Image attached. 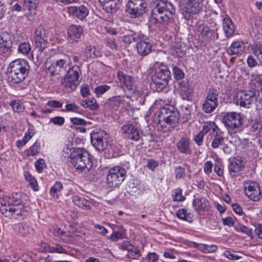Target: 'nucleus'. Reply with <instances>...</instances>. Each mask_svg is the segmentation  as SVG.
<instances>
[{"mask_svg": "<svg viewBox=\"0 0 262 262\" xmlns=\"http://www.w3.org/2000/svg\"><path fill=\"white\" fill-rule=\"evenodd\" d=\"M158 118V122L162 130L167 132H170L178 126L180 115L174 106L166 105L160 109Z\"/></svg>", "mask_w": 262, "mask_h": 262, "instance_id": "obj_1", "label": "nucleus"}, {"mask_svg": "<svg viewBox=\"0 0 262 262\" xmlns=\"http://www.w3.org/2000/svg\"><path fill=\"white\" fill-rule=\"evenodd\" d=\"M174 13L175 8L170 2L158 1L151 10L150 22L155 24L167 23Z\"/></svg>", "mask_w": 262, "mask_h": 262, "instance_id": "obj_2", "label": "nucleus"}, {"mask_svg": "<svg viewBox=\"0 0 262 262\" xmlns=\"http://www.w3.org/2000/svg\"><path fill=\"white\" fill-rule=\"evenodd\" d=\"M7 69L10 82L18 84L23 82L28 76L30 66L26 60L18 59L11 61Z\"/></svg>", "mask_w": 262, "mask_h": 262, "instance_id": "obj_3", "label": "nucleus"}, {"mask_svg": "<svg viewBox=\"0 0 262 262\" xmlns=\"http://www.w3.org/2000/svg\"><path fill=\"white\" fill-rule=\"evenodd\" d=\"M70 157L71 163L76 169L89 171L92 167L90 155L83 148L75 149Z\"/></svg>", "mask_w": 262, "mask_h": 262, "instance_id": "obj_4", "label": "nucleus"}, {"mask_svg": "<svg viewBox=\"0 0 262 262\" xmlns=\"http://www.w3.org/2000/svg\"><path fill=\"white\" fill-rule=\"evenodd\" d=\"M171 78V73L168 67L162 63L157 62L155 65V72L152 80L157 92L161 91L168 85Z\"/></svg>", "mask_w": 262, "mask_h": 262, "instance_id": "obj_5", "label": "nucleus"}, {"mask_svg": "<svg viewBox=\"0 0 262 262\" xmlns=\"http://www.w3.org/2000/svg\"><path fill=\"white\" fill-rule=\"evenodd\" d=\"M34 40L36 48L38 50L36 62L40 64L43 61L47 54V36L46 31L42 26H39L35 29Z\"/></svg>", "mask_w": 262, "mask_h": 262, "instance_id": "obj_6", "label": "nucleus"}, {"mask_svg": "<svg viewBox=\"0 0 262 262\" xmlns=\"http://www.w3.org/2000/svg\"><path fill=\"white\" fill-rule=\"evenodd\" d=\"M91 140L92 145L98 151L110 150L112 147L109 135L104 130H94L91 134Z\"/></svg>", "mask_w": 262, "mask_h": 262, "instance_id": "obj_7", "label": "nucleus"}, {"mask_svg": "<svg viewBox=\"0 0 262 262\" xmlns=\"http://www.w3.org/2000/svg\"><path fill=\"white\" fill-rule=\"evenodd\" d=\"M81 74V70L79 66L70 65V69H68L65 76L61 80V84L65 88H70L71 90H75L79 85L80 80L79 76Z\"/></svg>", "mask_w": 262, "mask_h": 262, "instance_id": "obj_8", "label": "nucleus"}, {"mask_svg": "<svg viewBox=\"0 0 262 262\" xmlns=\"http://www.w3.org/2000/svg\"><path fill=\"white\" fill-rule=\"evenodd\" d=\"M126 171L120 166H115L111 168L107 174L106 183L110 187H118L125 179Z\"/></svg>", "mask_w": 262, "mask_h": 262, "instance_id": "obj_9", "label": "nucleus"}, {"mask_svg": "<svg viewBox=\"0 0 262 262\" xmlns=\"http://www.w3.org/2000/svg\"><path fill=\"white\" fill-rule=\"evenodd\" d=\"M71 62L69 57L63 59L54 60L50 66L47 68L49 73L52 75H66L68 69L70 68Z\"/></svg>", "mask_w": 262, "mask_h": 262, "instance_id": "obj_10", "label": "nucleus"}, {"mask_svg": "<svg viewBox=\"0 0 262 262\" xmlns=\"http://www.w3.org/2000/svg\"><path fill=\"white\" fill-rule=\"evenodd\" d=\"M147 4L144 0H129L126 6V12L131 18H137L145 12Z\"/></svg>", "mask_w": 262, "mask_h": 262, "instance_id": "obj_11", "label": "nucleus"}, {"mask_svg": "<svg viewBox=\"0 0 262 262\" xmlns=\"http://www.w3.org/2000/svg\"><path fill=\"white\" fill-rule=\"evenodd\" d=\"M16 43L14 37L8 32L0 33V55L7 57L13 51V46Z\"/></svg>", "mask_w": 262, "mask_h": 262, "instance_id": "obj_12", "label": "nucleus"}, {"mask_svg": "<svg viewBox=\"0 0 262 262\" xmlns=\"http://www.w3.org/2000/svg\"><path fill=\"white\" fill-rule=\"evenodd\" d=\"M257 100L255 92L243 90L235 93L233 101L241 106L249 108L251 103Z\"/></svg>", "mask_w": 262, "mask_h": 262, "instance_id": "obj_13", "label": "nucleus"}, {"mask_svg": "<svg viewBox=\"0 0 262 262\" xmlns=\"http://www.w3.org/2000/svg\"><path fill=\"white\" fill-rule=\"evenodd\" d=\"M219 95L216 89H209L202 105V110L205 113H211L219 105Z\"/></svg>", "mask_w": 262, "mask_h": 262, "instance_id": "obj_14", "label": "nucleus"}, {"mask_svg": "<svg viewBox=\"0 0 262 262\" xmlns=\"http://www.w3.org/2000/svg\"><path fill=\"white\" fill-rule=\"evenodd\" d=\"M246 195L253 201H258L261 198V191L258 183L248 180L244 183Z\"/></svg>", "mask_w": 262, "mask_h": 262, "instance_id": "obj_15", "label": "nucleus"}, {"mask_svg": "<svg viewBox=\"0 0 262 262\" xmlns=\"http://www.w3.org/2000/svg\"><path fill=\"white\" fill-rule=\"evenodd\" d=\"M223 121L225 125L231 129L239 128L242 124L241 115L235 112L227 114L223 117Z\"/></svg>", "mask_w": 262, "mask_h": 262, "instance_id": "obj_16", "label": "nucleus"}, {"mask_svg": "<svg viewBox=\"0 0 262 262\" xmlns=\"http://www.w3.org/2000/svg\"><path fill=\"white\" fill-rule=\"evenodd\" d=\"M246 164L244 159L241 157H236L232 160H230L228 165V170L232 177H236L238 172L245 167Z\"/></svg>", "mask_w": 262, "mask_h": 262, "instance_id": "obj_17", "label": "nucleus"}, {"mask_svg": "<svg viewBox=\"0 0 262 262\" xmlns=\"http://www.w3.org/2000/svg\"><path fill=\"white\" fill-rule=\"evenodd\" d=\"M121 131L125 138L136 141H139L140 138L139 129L132 124L128 123L123 125L121 127Z\"/></svg>", "mask_w": 262, "mask_h": 262, "instance_id": "obj_18", "label": "nucleus"}, {"mask_svg": "<svg viewBox=\"0 0 262 262\" xmlns=\"http://www.w3.org/2000/svg\"><path fill=\"white\" fill-rule=\"evenodd\" d=\"M205 0H188L186 6V13L190 14H196L203 11L205 7Z\"/></svg>", "mask_w": 262, "mask_h": 262, "instance_id": "obj_19", "label": "nucleus"}, {"mask_svg": "<svg viewBox=\"0 0 262 262\" xmlns=\"http://www.w3.org/2000/svg\"><path fill=\"white\" fill-rule=\"evenodd\" d=\"M68 12L70 15L76 17L80 20H83L89 14V11L88 8L84 6H70L67 8Z\"/></svg>", "mask_w": 262, "mask_h": 262, "instance_id": "obj_20", "label": "nucleus"}, {"mask_svg": "<svg viewBox=\"0 0 262 262\" xmlns=\"http://www.w3.org/2000/svg\"><path fill=\"white\" fill-rule=\"evenodd\" d=\"M83 32L82 27L79 25H72L67 29L68 39L77 42L79 41Z\"/></svg>", "mask_w": 262, "mask_h": 262, "instance_id": "obj_21", "label": "nucleus"}, {"mask_svg": "<svg viewBox=\"0 0 262 262\" xmlns=\"http://www.w3.org/2000/svg\"><path fill=\"white\" fill-rule=\"evenodd\" d=\"M196 31L205 40H213L214 38H217V34L215 33V30L209 29V28L203 24H200L196 27Z\"/></svg>", "mask_w": 262, "mask_h": 262, "instance_id": "obj_22", "label": "nucleus"}, {"mask_svg": "<svg viewBox=\"0 0 262 262\" xmlns=\"http://www.w3.org/2000/svg\"><path fill=\"white\" fill-rule=\"evenodd\" d=\"M117 77L121 84L126 89L130 91L135 89V81L131 76L126 75L122 71H119L117 73Z\"/></svg>", "mask_w": 262, "mask_h": 262, "instance_id": "obj_23", "label": "nucleus"}, {"mask_svg": "<svg viewBox=\"0 0 262 262\" xmlns=\"http://www.w3.org/2000/svg\"><path fill=\"white\" fill-rule=\"evenodd\" d=\"M72 202L77 206L88 210L91 209V205H93L94 203L93 200H87L78 195H75L72 197Z\"/></svg>", "mask_w": 262, "mask_h": 262, "instance_id": "obj_24", "label": "nucleus"}, {"mask_svg": "<svg viewBox=\"0 0 262 262\" xmlns=\"http://www.w3.org/2000/svg\"><path fill=\"white\" fill-rule=\"evenodd\" d=\"M179 94L184 100H189L192 96V90L189 87L187 80H184L179 83Z\"/></svg>", "mask_w": 262, "mask_h": 262, "instance_id": "obj_25", "label": "nucleus"}, {"mask_svg": "<svg viewBox=\"0 0 262 262\" xmlns=\"http://www.w3.org/2000/svg\"><path fill=\"white\" fill-rule=\"evenodd\" d=\"M136 49L139 55L145 56L152 50V46L148 42L143 40L141 38L136 44Z\"/></svg>", "mask_w": 262, "mask_h": 262, "instance_id": "obj_26", "label": "nucleus"}, {"mask_svg": "<svg viewBox=\"0 0 262 262\" xmlns=\"http://www.w3.org/2000/svg\"><path fill=\"white\" fill-rule=\"evenodd\" d=\"M244 45L242 41L233 42L227 49V52L230 56L241 55L244 52Z\"/></svg>", "mask_w": 262, "mask_h": 262, "instance_id": "obj_27", "label": "nucleus"}, {"mask_svg": "<svg viewBox=\"0 0 262 262\" xmlns=\"http://www.w3.org/2000/svg\"><path fill=\"white\" fill-rule=\"evenodd\" d=\"M223 136L224 133L220 129L217 130L211 136V146L213 148H220L222 145H224L225 138Z\"/></svg>", "mask_w": 262, "mask_h": 262, "instance_id": "obj_28", "label": "nucleus"}, {"mask_svg": "<svg viewBox=\"0 0 262 262\" xmlns=\"http://www.w3.org/2000/svg\"><path fill=\"white\" fill-rule=\"evenodd\" d=\"M193 206L198 212L207 210L209 207V202L205 198H197L193 200Z\"/></svg>", "mask_w": 262, "mask_h": 262, "instance_id": "obj_29", "label": "nucleus"}, {"mask_svg": "<svg viewBox=\"0 0 262 262\" xmlns=\"http://www.w3.org/2000/svg\"><path fill=\"white\" fill-rule=\"evenodd\" d=\"M223 28L225 35L227 37H231L235 31L234 26L230 17L226 15L223 19Z\"/></svg>", "mask_w": 262, "mask_h": 262, "instance_id": "obj_30", "label": "nucleus"}, {"mask_svg": "<svg viewBox=\"0 0 262 262\" xmlns=\"http://www.w3.org/2000/svg\"><path fill=\"white\" fill-rule=\"evenodd\" d=\"M177 148L180 153L190 154L191 150L189 139L186 137H182L177 143Z\"/></svg>", "mask_w": 262, "mask_h": 262, "instance_id": "obj_31", "label": "nucleus"}, {"mask_svg": "<svg viewBox=\"0 0 262 262\" xmlns=\"http://www.w3.org/2000/svg\"><path fill=\"white\" fill-rule=\"evenodd\" d=\"M18 208H16L12 205L8 204H1L0 205V211L2 214L7 217H11L13 214L19 215V212H16Z\"/></svg>", "mask_w": 262, "mask_h": 262, "instance_id": "obj_32", "label": "nucleus"}, {"mask_svg": "<svg viewBox=\"0 0 262 262\" xmlns=\"http://www.w3.org/2000/svg\"><path fill=\"white\" fill-rule=\"evenodd\" d=\"M13 229L16 232L22 235H31L33 233V229L24 223L15 224L13 226Z\"/></svg>", "mask_w": 262, "mask_h": 262, "instance_id": "obj_33", "label": "nucleus"}, {"mask_svg": "<svg viewBox=\"0 0 262 262\" xmlns=\"http://www.w3.org/2000/svg\"><path fill=\"white\" fill-rule=\"evenodd\" d=\"M39 2V0H24V10H27L29 15H34Z\"/></svg>", "mask_w": 262, "mask_h": 262, "instance_id": "obj_34", "label": "nucleus"}, {"mask_svg": "<svg viewBox=\"0 0 262 262\" xmlns=\"http://www.w3.org/2000/svg\"><path fill=\"white\" fill-rule=\"evenodd\" d=\"M220 128L215 124L214 122L206 123L203 127L202 130L201 132L204 135L209 133L210 136Z\"/></svg>", "mask_w": 262, "mask_h": 262, "instance_id": "obj_35", "label": "nucleus"}, {"mask_svg": "<svg viewBox=\"0 0 262 262\" xmlns=\"http://www.w3.org/2000/svg\"><path fill=\"white\" fill-rule=\"evenodd\" d=\"M101 6L105 9L107 12L114 10L119 2V0H99Z\"/></svg>", "mask_w": 262, "mask_h": 262, "instance_id": "obj_36", "label": "nucleus"}, {"mask_svg": "<svg viewBox=\"0 0 262 262\" xmlns=\"http://www.w3.org/2000/svg\"><path fill=\"white\" fill-rule=\"evenodd\" d=\"M141 36L138 33L131 32L130 34L124 35L123 37V41L125 43L130 44L132 42L138 41L141 39Z\"/></svg>", "mask_w": 262, "mask_h": 262, "instance_id": "obj_37", "label": "nucleus"}, {"mask_svg": "<svg viewBox=\"0 0 262 262\" xmlns=\"http://www.w3.org/2000/svg\"><path fill=\"white\" fill-rule=\"evenodd\" d=\"M123 101L122 97L119 96L113 97L108 100V105L112 109L117 110Z\"/></svg>", "mask_w": 262, "mask_h": 262, "instance_id": "obj_38", "label": "nucleus"}, {"mask_svg": "<svg viewBox=\"0 0 262 262\" xmlns=\"http://www.w3.org/2000/svg\"><path fill=\"white\" fill-rule=\"evenodd\" d=\"M251 50L262 66V46L259 43H254L251 46Z\"/></svg>", "mask_w": 262, "mask_h": 262, "instance_id": "obj_39", "label": "nucleus"}, {"mask_svg": "<svg viewBox=\"0 0 262 262\" xmlns=\"http://www.w3.org/2000/svg\"><path fill=\"white\" fill-rule=\"evenodd\" d=\"M40 148V143L36 142L29 149L26 150L25 153L28 157L34 156L39 153Z\"/></svg>", "mask_w": 262, "mask_h": 262, "instance_id": "obj_40", "label": "nucleus"}, {"mask_svg": "<svg viewBox=\"0 0 262 262\" xmlns=\"http://www.w3.org/2000/svg\"><path fill=\"white\" fill-rule=\"evenodd\" d=\"M24 176L26 180L29 182L30 186L34 191L38 190V186L36 180L32 175L27 171L24 172Z\"/></svg>", "mask_w": 262, "mask_h": 262, "instance_id": "obj_41", "label": "nucleus"}, {"mask_svg": "<svg viewBox=\"0 0 262 262\" xmlns=\"http://www.w3.org/2000/svg\"><path fill=\"white\" fill-rule=\"evenodd\" d=\"M177 216L180 219L187 221L189 222H191L192 217L191 214L188 213L187 210L185 209H179L177 212Z\"/></svg>", "mask_w": 262, "mask_h": 262, "instance_id": "obj_42", "label": "nucleus"}, {"mask_svg": "<svg viewBox=\"0 0 262 262\" xmlns=\"http://www.w3.org/2000/svg\"><path fill=\"white\" fill-rule=\"evenodd\" d=\"M31 48L29 43L28 42H23L19 45L18 47V52L23 55H28L30 51Z\"/></svg>", "mask_w": 262, "mask_h": 262, "instance_id": "obj_43", "label": "nucleus"}, {"mask_svg": "<svg viewBox=\"0 0 262 262\" xmlns=\"http://www.w3.org/2000/svg\"><path fill=\"white\" fill-rule=\"evenodd\" d=\"M110 85L107 84L100 85L94 89V93L97 97H100L110 89Z\"/></svg>", "mask_w": 262, "mask_h": 262, "instance_id": "obj_44", "label": "nucleus"}, {"mask_svg": "<svg viewBox=\"0 0 262 262\" xmlns=\"http://www.w3.org/2000/svg\"><path fill=\"white\" fill-rule=\"evenodd\" d=\"M10 105L14 112L20 113L23 112L24 110V105L18 100H14L11 102Z\"/></svg>", "mask_w": 262, "mask_h": 262, "instance_id": "obj_45", "label": "nucleus"}, {"mask_svg": "<svg viewBox=\"0 0 262 262\" xmlns=\"http://www.w3.org/2000/svg\"><path fill=\"white\" fill-rule=\"evenodd\" d=\"M63 188L62 184L61 182L57 181L50 189V194L54 196L58 192H60Z\"/></svg>", "mask_w": 262, "mask_h": 262, "instance_id": "obj_46", "label": "nucleus"}, {"mask_svg": "<svg viewBox=\"0 0 262 262\" xmlns=\"http://www.w3.org/2000/svg\"><path fill=\"white\" fill-rule=\"evenodd\" d=\"M22 202L20 198V194L18 193L12 194V197L10 199V203H11L13 206L19 205Z\"/></svg>", "mask_w": 262, "mask_h": 262, "instance_id": "obj_47", "label": "nucleus"}, {"mask_svg": "<svg viewBox=\"0 0 262 262\" xmlns=\"http://www.w3.org/2000/svg\"><path fill=\"white\" fill-rule=\"evenodd\" d=\"M174 173L176 174V179H184L185 177V170L181 166H177L175 167Z\"/></svg>", "mask_w": 262, "mask_h": 262, "instance_id": "obj_48", "label": "nucleus"}, {"mask_svg": "<svg viewBox=\"0 0 262 262\" xmlns=\"http://www.w3.org/2000/svg\"><path fill=\"white\" fill-rule=\"evenodd\" d=\"M139 253V250L137 248L134 247L131 249L130 250L128 251L127 256L129 258L136 259H138L140 256Z\"/></svg>", "mask_w": 262, "mask_h": 262, "instance_id": "obj_49", "label": "nucleus"}, {"mask_svg": "<svg viewBox=\"0 0 262 262\" xmlns=\"http://www.w3.org/2000/svg\"><path fill=\"white\" fill-rule=\"evenodd\" d=\"M251 80L255 81L260 85L262 83V73L259 72L257 70L252 73Z\"/></svg>", "mask_w": 262, "mask_h": 262, "instance_id": "obj_50", "label": "nucleus"}, {"mask_svg": "<svg viewBox=\"0 0 262 262\" xmlns=\"http://www.w3.org/2000/svg\"><path fill=\"white\" fill-rule=\"evenodd\" d=\"M172 196L174 201L182 202L185 199V197L182 195V190L180 189L174 190Z\"/></svg>", "mask_w": 262, "mask_h": 262, "instance_id": "obj_51", "label": "nucleus"}, {"mask_svg": "<svg viewBox=\"0 0 262 262\" xmlns=\"http://www.w3.org/2000/svg\"><path fill=\"white\" fill-rule=\"evenodd\" d=\"M49 252L51 253H66L67 251L62 246L60 245H56L55 246L49 247Z\"/></svg>", "mask_w": 262, "mask_h": 262, "instance_id": "obj_52", "label": "nucleus"}, {"mask_svg": "<svg viewBox=\"0 0 262 262\" xmlns=\"http://www.w3.org/2000/svg\"><path fill=\"white\" fill-rule=\"evenodd\" d=\"M252 132H262V120H256L251 127Z\"/></svg>", "mask_w": 262, "mask_h": 262, "instance_id": "obj_53", "label": "nucleus"}, {"mask_svg": "<svg viewBox=\"0 0 262 262\" xmlns=\"http://www.w3.org/2000/svg\"><path fill=\"white\" fill-rule=\"evenodd\" d=\"M173 75L175 79L177 80H181L184 77V73L179 68L174 67L173 68Z\"/></svg>", "mask_w": 262, "mask_h": 262, "instance_id": "obj_54", "label": "nucleus"}, {"mask_svg": "<svg viewBox=\"0 0 262 262\" xmlns=\"http://www.w3.org/2000/svg\"><path fill=\"white\" fill-rule=\"evenodd\" d=\"M35 166L38 172H41L46 167L45 161L43 159H39L35 163Z\"/></svg>", "mask_w": 262, "mask_h": 262, "instance_id": "obj_55", "label": "nucleus"}, {"mask_svg": "<svg viewBox=\"0 0 262 262\" xmlns=\"http://www.w3.org/2000/svg\"><path fill=\"white\" fill-rule=\"evenodd\" d=\"M182 108L185 113L184 116L187 119H188L190 117L191 112L192 111V106L189 104L183 105Z\"/></svg>", "mask_w": 262, "mask_h": 262, "instance_id": "obj_56", "label": "nucleus"}, {"mask_svg": "<svg viewBox=\"0 0 262 262\" xmlns=\"http://www.w3.org/2000/svg\"><path fill=\"white\" fill-rule=\"evenodd\" d=\"M34 134L35 132L33 126H32L31 124H29V127L27 131L26 132L24 138H25L26 140L29 141L34 136Z\"/></svg>", "mask_w": 262, "mask_h": 262, "instance_id": "obj_57", "label": "nucleus"}, {"mask_svg": "<svg viewBox=\"0 0 262 262\" xmlns=\"http://www.w3.org/2000/svg\"><path fill=\"white\" fill-rule=\"evenodd\" d=\"M248 66L252 68L256 67L258 64V62L252 55H249L247 59Z\"/></svg>", "mask_w": 262, "mask_h": 262, "instance_id": "obj_58", "label": "nucleus"}, {"mask_svg": "<svg viewBox=\"0 0 262 262\" xmlns=\"http://www.w3.org/2000/svg\"><path fill=\"white\" fill-rule=\"evenodd\" d=\"M50 122H52L55 125L59 126L62 125L64 122V119L62 117L57 116L50 119Z\"/></svg>", "mask_w": 262, "mask_h": 262, "instance_id": "obj_59", "label": "nucleus"}, {"mask_svg": "<svg viewBox=\"0 0 262 262\" xmlns=\"http://www.w3.org/2000/svg\"><path fill=\"white\" fill-rule=\"evenodd\" d=\"M123 238V234L121 232L114 231L110 236V239L113 242H117Z\"/></svg>", "mask_w": 262, "mask_h": 262, "instance_id": "obj_60", "label": "nucleus"}, {"mask_svg": "<svg viewBox=\"0 0 262 262\" xmlns=\"http://www.w3.org/2000/svg\"><path fill=\"white\" fill-rule=\"evenodd\" d=\"M105 43L107 46L112 50H117L118 49V46L114 39L107 38L105 39Z\"/></svg>", "mask_w": 262, "mask_h": 262, "instance_id": "obj_61", "label": "nucleus"}, {"mask_svg": "<svg viewBox=\"0 0 262 262\" xmlns=\"http://www.w3.org/2000/svg\"><path fill=\"white\" fill-rule=\"evenodd\" d=\"M66 111L68 112H78L79 106L74 103L67 104L65 106Z\"/></svg>", "mask_w": 262, "mask_h": 262, "instance_id": "obj_62", "label": "nucleus"}, {"mask_svg": "<svg viewBox=\"0 0 262 262\" xmlns=\"http://www.w3.org/2000/svg\"><path fill=\"white\" fill-rule=\"evenodd\" d=\"M119 247L122 250H126L128 251L129 250H130L134 246L128 241H124L121 243Z\"/></svg>", "mask_w": 262, "mask_h": 262, "instance_id": "obj_63", "label": "nucleus"}, {"mask_svg": "<svg viewBox=\"0 0 262 262\" xmlns=\"http://www.w3.org/2000/svg\"><path fill=\"white\" fill-rule=\"evenodd\" d=\"M159 258L158 254L155 252L149 253L146 257L149 262H156Z\"/></svg>", "mask_w": 262, "mask_h": 262, "instance_id": "obj_64", "label": "nucleus"}]
</instances>
